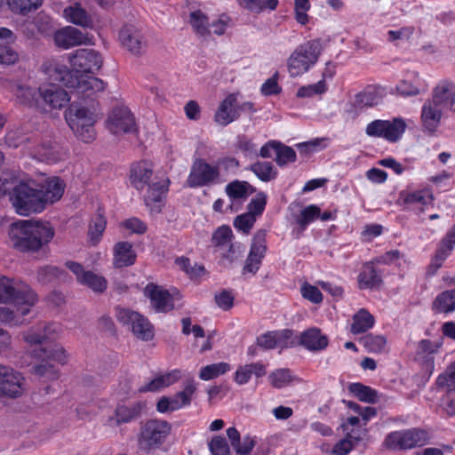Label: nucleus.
Masks as SVG:
<instances>
[{"mask_svg":"<svg viewBox=\"0 0 455 455\" xmlns=\"http://www.w3.org/2000/svg\"><path fill=\"white\" fill-rule=\"evenodd\" d=\"M37 182L21 174H5L0 178V198L8 195L15 211L20 216L42 212Z\"/></svg>","mask_w":455,"mask_h":455,"instance_id":"f257e3e1","label":"nucleus"},{"mask_svg":"<svg viewBox=\"0 0 455 455\" xmlns=\"http://www.w3.org/2000/svg\"><path fill=\"white\" fill-rule=\"evenodd\" d=\"M36 302V295L27 284L0 275V303H13L15 306V311L0 307V323L11 326L23 324V317L30 313Z\"/></svg>","mask_w":455,"mask_h":455,"instance_id":"f03ea898","label":"nucleus"},{"mask_svg":"<svg viewBox=\"0 0 455 455\" xmlns=\"http://www.w3.org/2000/svg\"><path fill=\"white\" fill-rule=\"evenodd\" d=\"M54 235L53 228L47 223L19 220L11 224L9 242L20 251H37Z\"/></svg>","mask_w":455,"mask_h":455,"instance_id":"7ed1b4c3","label":"nucleus"},{"mask_svg":"<svg viewBox=\"0 0 455 455\" xmlns=\"http://www.w3.org/2000/svg\"><path fill=\"white\" fill-rule=\"evenodd\" d=\"M153 174V164L150 161L140 160L131 165L130 182L138 190L148 187V193L146 198L148 205L152 203H160L165 196L170 184L167 179L150 184Z\"/></svg>","mask_w":455,"mask_h":455,"instance_id":"20e7f679","label":"nucleus"},{"mask_svg":"<svg viewBox=\"0 0 455 455\" xmlns=\"http://www.w3.org/2000/svg\"><path fill=\"white\" fill-rule=\"evenodd\" d=\"M42 70L52 82L63 83L68 88L76 89L80 92L92 90L101 83L98 78L91 76H78L74 69L69 70L65 65L55 60L44 62Z\"/></svg>","mask_w":455,"mask_h":455,"instance_id":"39448f33","label":"nucleus"},{"mask_svg":"<svg viewBox=\"0 0 455 455\" xmlns=\"http://www.w3.org/2000/svg\"><path fill=\"white\" fill-rule=\"evenodd\" d=\"M320 40H311L299 45L289 57L288 72L296 77L307 72L318 60L322 52Z\"/></svg>","mask_w":455,"mask_h":455,"instance_id":"423d86ee","label":"nucleus"},{"mask_svg":"<svg viewBox=\"0 0 455 455\" xmlns=\"http://www.w3.org/2000/svg\"><path fill=\"white\" fill-rule=\"evenodd\" d=\"M455 112V84L440 81L432 90L431 100H427L421 114H443Z\"/></svg>","mask_w":455,"mask_h":455,"instance_id":"0eeeda50","label":"nucleus"},{"mask_svg":"<svg viewBox=\"0 0 455 455\" xmlns=\"http://www.w3.org/2000/svg\"><path fill=\"white\" fill-rule=\"evenodd\" d=\"M428 440L429 435L426 430L413 427L389 433L383 444L388 450H410L425 445Z\"/></svg>","mask_w":455,"mask_h":455,"instance_id":"6e6552de","label":"nucleus"},{"mask_svg":"<svg viewBox=\"0 0 455 455\" xmlns=\"http://www.w3.org/2000/svg\"><path fill=\"white\" fill-rule=\"evenodd\" d=\"M143 295L149 301L151 308L156 313L172 311L175 307V301L181 299L178 291H169L154 283H149L144 287Z\"/></svg>","mask_w":455,"mask_h":455,"instance_id":"1a4fd4ad","label":"nucleus"},{"mask_svg":"<svg viewBox=\"0 0 455 455\" xmlns=\"http://www.w3.org/2000/svg\"><path fill=\"white\" fill-rule=\"evenodd\" d=\"M116 319L123 325L127 326L132 334L141 340H151L154 338V327L147 317L129 308H117Z\"/></svg>","mask_w":455,"mask_h":455,"instance_id":"9d476101","label":"nucleus"},{"mask_svg":"<svg viewBox=\"0 0 455 455\" xmlns=\"http://www.w3.org/2000/svg\"><path fill=\"white\" fill-rule=\"evenodd\" d=\"M171 431L172 425L165 420H148L140 430L139 444L146 450L158 447L164 443Z\"/></svg>","mask_w":455,"mask_h":455,"instance_id":"9b49d317","label":"nucleus"},{"mask_svg":"<svg viewBox=\"0 0 455 455\" xmlns=\"http://www.w3.org/2000/svg\"><path fill=\"white\" fill-rule=\"evenodd\" d=\"M406 126L405 121L400 117L390 120H375L367 125L366 134L383 138L389 142H396L403 137Z\"/></svg>","mask_w":455,"mask_h":455,"instance_id":"f8f14e48","label":"nucleus"},{"mask_svg":"<svg viewBox=\"0 0 455 455\" xmlns=\"http://www.w3.org/2000/svg\"><path fill=\"white\" fill-rule=\"evenodd\" d=\"M69 61L75 73L84 76L100 70L103 64L100 54L92 49L76 50L70 55Z\"/></svg>","mask_w":455,"mask_h":455,"instance_id":"ddd939ff","label":"nucleus"},{"mask_svg":"<svg viewBox=\"0 0 455 455\" xmlns=\"http://www.w3.org/2000/svg\"><path fill=\"white\" fill-rule=\"evenodd\" d=\"M435 201L433 191L428 188L404 190L399 195V202L408 210L423 212Z\"/></svg>","mask_w":455,"mask_h":455,"instance_id":"4468645a","label":"nucleus"},{"mask_svg":"<svg viewBox=\"0 0 455 455\" xmlns=\"http://www.w3.org/2000/svg\"><path fill=\"white\" fill-rule=\"evenodd\" d=\"M39 198L42 201L43 210L47 204H52L61 199L64 195L66 183L56 176L45 177L37 182Z\"/></svg>","mask_w":455,"mask_h":455,"instance_id":"2eb2a0df","label":"nucleus"},{"mask_svg":"<svg viewBox=\"0 0 455 455\" xmlns=\"http://www.w3.org/2000/svg\"><path fill=\"white\" fill-rule=\"evenodd\" d=\"M55 44L62 49L92 44V38L76 28L67 26L54 33Z\"/></svg>","mask_w":455,"mask_h":455,"instance_id":"dca6fc26","label":"nucleus"},{"mask_svg":"<svg viewBox=\"0 0 455 455\" xmlns=\"http://www.w3.org/2000/svg\"><path fill=\"white\" fill-rule=\"evenodd\" d=\"M66 121L75 135L84 142H92L95 137L93 116H66Z\"/></svg>","mask_w":455,"mask_h":455,"instance_id":"f3484780","label":"nucleus"},{"mask_svg":"<svg viewBox=\"0 0 455 455\" xmlns=\"http://www.w3.org/2000/svg\"><path fill=\"white\" fill-rule=\"evenodd\" d=\"M67 267L76 276L77 281L88 286L95 292H102L107 289V280L104 276L92 271H84L83 267L74 261L67 262Z\"/></svg>","mask_w":455,"mask_h":455,"instance_id":"a211bd4d","label":"nucleus"},{"mask_svg":"<svg viewBox=\"0 0 455 455\" xmlns=\"http://www.w3.org/2000/svg\"><path fill=\"white\" fill-rule=\"evenodd\" d=\"M266 237L263 232H257L252 240L251 250L246 259L243 271L255 274L266 253Z\"/></svg>","mask_w":455,"mask_h":455,"instance_id":"6ab92c4d","label":"nucleus"},{"mask_svg":"<svg viewBox=\"0 0 455 455\" xmlns=\"http://www.w3.org/2000/svg\"><path fill=\"white\" fill-rule=\"evenodd\" d=\"M119 38L123 46L134 55H141L146 51L147 44L143 35L132 25L121 29Z\"/></svg>","mask_w":455,"mask_h":455,"instance_id":"aec40b11","label":"nucleus"},{"mask_svg":"<svg viewBox=\"0 0 455 455\" xmlns=\"http://www.w3.org/2000/svg\"><path fill=\"white\" fill-rule=\"evenodd\" d=\"M23 391V377L12 368L6 367L3 378L0 379V393L10 397H17Z\"/></svg>","mask_w":455,"mask_h":455,"instance_id":"412c9836","label":"nucleus"},{"mask_svg":"<svg viewBox=\"0 0 455 455\" xmlns=\"http://www.w3.org/2000/svg\"><path fill=\"white\" fill-rule=\"evenodd\" d=\"M218 175L219 173L215 167L204 162L197 161L192 167L188 183L190 187L203 186L208 182L213 181L218 178Z\"/></svg>","mask_w":455,"mask_h":455,"instance_id":"4be33fe9","label":"nucleus"},{"mask_svg":"<svg viewBox=\"0 0 455 455\" xmlns=\"http://www.w3.org/2000/svg\"><path fill=\"white\" fill-rule=\"evenodd\" d=\"M39 94L43 98L45 104L52 109L62 110L68 106L70 97L68 92L53 84L48 87H40Z\"/></svg>","mask_w":455,"mask_h":455,"instance_id":"5701e85b","label":"nucleus"},{"mask_svg":"<svg viewBox=\"0 0 455 455\" xmlns=\"http://www.w3.org/2000/svg\"><path fill=\"white\" fill-rule=\"evenodd\" d=\"M137 259V253L132 243L120 241L113 247V266L122 268L132 266Z\"/></svg>","mask_w":455,"mask_h":455,"instance_id":"b1692460","label":"nucleus"},{"mask_svg":"<svg viewBox=\"0 0 455 455\" xmlns=\"http://www.w3.org/2000/svg\"><path fill=\"white\" fill-rule=\"evenodd\" d=\"M320 219L321 220H329L333 219V215L330 212H321L319 206L309 204L302 208L295 218L296 224L299 227L300 231H304L307 227Z\"/></svg>","mask_w":455,"mask_h":455,"instance_id":"393cba45","label":"nucleus"},{"mask_svg":"<svg viewBox=\"0 0 455 455\" xmlns=\"http://www.w3.org/2000/svg\"><path fill=\"white\" fill-rule=\"evenodd\" d=\"M266 374V366L259 363H251L238 365L234 372V381L238 386H243L250 382L252 376L260 378Z\"/></svg>","mask_w":455,"mask_h":455,"instance_id":"a878e982","label":"nucleus"},{"mask_svg":"<svg viewBox=\"0 0 455 455\" xmlns=\"http://www.w3.org/2000/svg\"><path fill=\"white\" fill-rule=\"evenodd\" d=\"M106 125L114 134L132 133L137 131L133 116H108Z\"/></svg>","mask_w":455,"mask_h":455,"instance_id":"bb28decb","label":"nucleus"},{"mask_svg":"<svg viewBox=\"0 0 455 455\" xmlns=\"http://www.w3.org/2000/svg\"><path fill=\"white\" fill-rule=\"evenodd\" d=\"M431 309L435 314L449 315L455 311V288L440 292L433 300Z\"/></svg>","mask_w":455,"mask_h":455,"instance_id":"cd10ccee","label":"nucleus"},{"mask_svg":"<svg viewBox=\"0 0 455 455\" xmlns=\"http://www.w3.org/2000/svg\"><path fill=\"white\" fill-rule=\"evenodd\" d=\"M63 13L65 19L70 23L83 28H91L92 26L91 16L78 3L67 6Z\"/></svg>","mask_w":455,"mask_h":455,"instance_id":"c85d7f7f","label":"nucleus"},{"mask_svg":"<svg viewBox=\"0 0 455 455\" xmlns=\"http://www.w3.org/2000/svg\"><path fill=\"white\" fill-rule=\"evenodd\" d=\"M300 342L308 350L317 351L327 347L328 339L319 329L311 328L301 334Z\"/></svg>","mask_w":455,"mask_h":455,"instance_id":"c756f323","label":"nucleus"},{"mask_svg":"<svg viewBox=\"0 0 455 455\" xmlns=\"http://www.w3.org/2000/svg\"><path fill=\"white\" fill-rule=\"evenodd\" d=\"M34 27L36 28L38 33L47 35L52 30V19L47 14L39 12L34 18L33 21L26 22L23 25V33L27 35L28 37H33Z\"/></svg>","mask_w":455,"mask_h":455,"instance_id":"7c9ffc66","label":"nucleus"},{"mask_svg":"<svg viewBox=\"0 0 455 455\" xmlns=\"http://www.w3.org/2000/svg\"><path fill=\"white\" fill-rule=\"evenodd\" d=\"M291 331L288 330L283 331H269L257 339L258 345L265 349H272L275 347H283L286 345L284 339L291 337Z\"/></svg>","mask_w":455,"mask_h":455,"instance_id":"2f4dec72","label":"nucleus"},{"mask_svg":"<svg viewBox=\"0 0 455 455\" xmlns=\"http://www.w3.org/2000/svg\"><path fill=\"white\" fill-rule=\"evenodd\" d=\"M411 78L402 79L397 85L395 86V90L398 94L403 97H412L417 96L424 92L425 89H421L418 79L419 78V73L418 71H412L411 73Z\"/></svg>","mask_w":455,"mask_h":455,"instance_id":"473e14b6","label":"nucleus"},{"mask_svg":"<svg viewBox=\"0 0 455 455\" xmlns=\"http://www.w3.org/2000/svg\"><path fill=\"white\" fill-rule=\"evenodd\" d=\"M146 410V403L139 402L130 406L120 405L116 410V420L119 423H127L139 417Z\"/></svg>","mask_w":455,"mask_h":455,"instance_id":"72a5a7b5","label":"nucleus"},{"mask_svg":"<svg viewBox=\"0 0 455 455\" xmlns=\"http://www.w3.org/2000/svg\"><path fill=\"white\" fill-rule=\"evenodd\" d=\"M375 319L373 315L364 308H361L353 316L350 331L354 334L363 333L373 327Z\"/></svg>","mask_w":455,"mask_h":455,"instance_id":"f704fd0d","label":"nucleus"},{"mask_svg":"<svg viewBox=\"0 0 455 455\" xmlns=\"http://www.w3.org/2000/svg\"><path fill=\"white\" fill-rule=\"evenodd\" d=\"M226 194L233 202L245 200L254 192V188L246 181L235 180L226 187Z\"/></svg>","mask_w":455,"mask_h":455,"instance_id":"c9c22d12","label":"nucleus"},{"mask_svg":"<svg viewBox=\"0 0 455 455\" xmlns=\"http://www.w3.org/2000/svg\"><path fill=\"white\" fill-rule=\"evenodd\" d=\"M231 369L230 363L227 362L208 364L201 368L199 378L204 381H208L229 372Z\"/></svg>","mask_w":455,"mask_h":455,"instance_id":"e433bc0d","label":"nucleus"},{"mask_svg":"<svg viewBox=\"0 0 455 455\" xmlns=\"http://www.w3.org/2000/svg\"><path fill=\"white\" fill-rule=\"evenodd\" d=\"M196 390L197 385L195 379L193 378H188L183 383L181 390L174 395L181 408L188 407L191 404Z\"/></svg>","mask_w":455,"mask_h":455,"instance_id":"4c0bfd02","label":"nucleus"},{"mask_svg":"<svg viewBox=\"0 0 455 455\" xmlns=\"http://www.w3.org/2000/svg\"><path fill=\"white\" fill-rule=\"evenodd\" d=\"M352 395L363 403H374L378 401V393L370 387L361 383H352L348 387Z\"/></svg>","mask_w":455,"mask_h":455,"instance_id":"58836bf2","label":"nucleus"},{"mask_svg":"<svg viewBox=\"0 0 455 455\" xmlns=\"http://www.w3.org/2000/svg\"><path fill=\"white\" fill-rule=\"evenodd\" d=\"M330 145V140L326 137L315 138L308 141L298 143L295 147L304 156H310L320 152Z\"/></svg>","mask_w":455,"mask_h":455,"instance_id":"ea45409f","label":"nucleus"},{"mask_svg":"<svg viewBox=\"0 0 455 455\" xmlns=\"http://www.w3.org/2000/svg\"><path fill=\"white\" fill-rule=\"evenodd\" d=\"M189 23L198 36L204 37L210 35L208 18L202 11L192 12Z\"/></svg>","mask_w":455,"mask_h":455,"instance_id":"a19ab883","label":"nucleus"},{"mask_svg":"<svg viewBox=\"0 0 455 455\" xmlns=\"http://www.w3.org/2000/svg\"><path fill=\"white\" fill-rule=\"evenodd\" d=\"M380 279L375 269L366 265L358 275V284L361 289H371L379 284Z\"/></svg>","mask_w":455,"mask_h":455,"instance_id":"79ce46f5","label":"nucleus"},{"mask_svg":"<svg viewBox=\"0 0 455 455\" xmlns=\"http://www.w3.org/2000/svg\"><path fill=\"white\" fill-rule=\"evenodd\" d=\"M359 418L351 416L341 424V427L343 431L346 432V435L353 438L355 443L360 442L367 433V429L365 427H363L361 430L355 429V427L359 425Z\"/></svg>","mask_w":455,"mask_h":455,"instance_id":"37998d69","label":"nucleus"},{"mask_svg":"<svg viewBox=\"0 0 455 455\" xmlns=\"http://www.w3.org/2000/svg\"><path fill=\"white\" fill-rule=\"evenodd\" d=\"M455 245V225L451 230L447 234L446 237L443 241L442 248L438 251L435 263L436 267H439L443 260L447 258L449 253L452 251Z\"/></svg>","mask_w":455,"mask_h":455,"instance_id":"c03bdc74","label":"nucleus"},{"mask_svg":"<svg viewBox=\"0 0 455 455\" xmlns=\"http://www.w3.org/2000/svg\"><path fill=\"white\" fill-rule=\"evenodd\" d=\"M350 103L353 107L351 111H363L367 107L377 105V99L371 92H361L355 95Z\"/></svg>","mask_w":455,"mask_h":455,"instance_id":"a18cd8bd","label":"nucleus"},{"mask_svg":"<svg viewBox=\"0 0 455 455\" xmlns=\"http://www.w3.org/2000/svg\"><path fill=\"white\" fill-rule=\"evenodd\" d=\"M107 221L101 217L98 216L90 225L88 231V240L92 245H96L101 240L103 233L106 229Z\"/></svg>","mask_w":455,"mask_h":455,"instance_id":"49530a36","label":"nucleus"},{"mask_svg":"<svg viewBox=\"0 0 455 455\" xmlns=\"http://www.w3.org/2000/svg\"><path fill=\"white\" fill-rule=\"evenodd\" d=\"M363 344L371 353H381L387 347V339L383 335L369 334L363 339Z\"/></svg>","mask_w":455,"mask_h":455,"instance_id":"de8ad7c7","label":"nucleus"},{"mask_svg":"<svg viewBox=\"0 0 455 455\" xmlns=\"http://www.w3.org/2000/svg\"><path fill=\"white\" fill-rule=\"evenodd\" d=\"M120 228L129 235H142L146 233L148 226L145 222L136 217L128 218L119 224Z\"/></svg>","mask_w":455,"mask_h":455,"instance_id":"09e8293b","label":"nucleus"},{"mask_svg":"<svg viewBox=\"0 0 455 455\" xmlns=\"http://www.w3.org/2000/svg\"><path fill=\"white\" fill-rule=\"evenodd\" d=\"M13 12L27 13L41 6L43 0H7Z\"/></svg>","mask_w":455,"mask_h":455,"instance_id":"8fccbe9b","label":"nucleus"},{"mask_svg":"<svg viewBox=\"0 0 455 455\" xmlns=\"http://www.w3.org/2000/svg\"><path fill=\"white\" fill-rule=\"evenodd\" d=\"M251 172L262 181H269L275 178L276 172L270 163H255L250 168Z\"/></svg>","mask_w":455,"mask_h":455,"instance_id":"3c124183","label":"nucleus"},{"mask_svg":"<svg viewBox=\"0 0 455 455\" xmlns=\"http://www.w3.org/2000/svg\"><path fill=\"white\" fill-rule=\"evenodd\" d=\"M268 379L273 387L282 388L292 381V376L289 370L278 369L269 374Z\"/></svg>","mask_w":455,"mask_h":455,"instance_id":"603ef678","label":"nucleus"},{"mask_svg":"<svg viewBox=\"0 0 455 455\" xmlns=\"http://www.w3.org/2000/svg\"><path fill=\"white\" fill-rule=\"evenodd\" d=\"M300 294L303 299L308 300L313 304H320L323 301V296L320 289L307 282H305L300 286Z\"/></svg>","mask_w":455,"mask_h":455,"instance_id":"864d4df0","label":"nucleus"},{"mask_svg":"<svg viewBox=\"0 0 455 455\" xmlns=\"http://www.w3.org/2000/svg\"><path fill=\"white\" fill-rule=\"evenodd\" d=\"M182 408L179 404L175 395H163L158 399L156 403V411L162 414L172 413Z\"/></svg>","mask_w":455,"mask_h":455,"instance_id":"5fc2aeb1","label":"nucleus"},{"mask_svg":"<svg viewBox=\"0 0 455 455\" xmlns=\"http://www.w3.org/2000/svg\"><path fill=\"white\" fill-rule=\"evenodd\" d=\"M327 91V84L324 79L320 80L316 84L300 87L297 92L299 98L313 97L321 95Z\"/></svg>","mask_w":455,"mask_h":455,"instance_id":"6e6d98bb","label":"nucleus"},{"mask_svg":"<svg viewBox=\"0 0 455 455\" xmlns=\"http://www.w3.org/2000/svg\"><path fill=\"white\" fill-rule=\"evenodd\" d=\"M36 91L31 87L19 86L16 90L18 100L26 106H33L36 101Z\"/></svg>","mask_w":455,"mask_h":455,"instance_id":"4d7b16f0","label":"nucleus"},{"mask_svg":"<svg viewBox=\"0 0 455 455\" xmlns=\"http://www.w3.org/2000/svg\"><path fill=\"white\" fill-rule=\"evenodd\" d=\"M256 218L251 213L246 212L237 216L234 220V227L240 232L248 234L252 228Z\"/></svg>","mask_w":455,"mask_h":455,"instance_id":"13d9d810","label":"nucleus"},{"mask_svg":"<svg viewBox=\"0 0 455 455\" xmlns=\"http://www.w3.org/2000/svg\"><path fill=\"white\" fill-rule=\"evenodd\" d=\"M267 204V195L263 192L258 193L248 204V212L255 218L261 215Z\"/></svg>","mask_w":455,"mask_h":455,"instance_id":"bf43d9fd","label":"nucleus"},{"mask_svg":"<svg viewBox=\"0 0 455 455\" xmlns=\"http://www.w3.org/2000/svg\"><path fill=\"white\" fill-rule=\"evenodd\" d=\"M232 237L231 228L228 226H221L214 231L212 241L215 246H222L229 243Z\"/></svg>","mask_w":455,"mask_h":455,"instance_id":"052dcab7","label":"nucleus"},{"mask_svg":"<svg viewBox=\"0 0 455 455\" xmlns=\"http://www.w3.org/2000/svg\"><path fill=\"white\" fill-rule=\"evenodd\" d=\"M209 449L212 455H229V446L224 437L214 436L209 443Z\"/></svg>","mask_w":455,"mask_h":455,"instance_id":"680f3d73","label":"nucleus"},{"mask_svg":"<svg viewBox=\"0 0 455 455\" xmlns=\"http://www.w3.org/2000/svg\"><path fill=\"white\" fill-rule=\"evenodd\" d=\"M256 444L254 437L244 435L233 447L236 455H249Z\"/></svg>","mask_w":455,"mask_h":455,"instance_id":"e2e57ef3","label":"nucleus"},{"mask_svg":"<svg viewBox=\"0 0 455 455\" xmlns=\"http://www.w3.org/2000/svg\"><path fill=\"white\" fill-rule=\"evenodd\" d=\"M44 331L43 335L44 342H52L57 340L62 334V328L58 323H41Z\"/></svg>","mask_w":455,"mask_h":455,"instance_id":"0e129e2a","label":"nucleus"},{"mask_svg":"<svg viewBox=\"0 0 455 455\" xmlns=\"http://www.w3.org/2000/svg\"><path fill=\"white\" fill-rule=\"evenodd\" d=\"M276 149V162L278 164L283 165L296 160V153L291 148L283 146L278 142V148Z\"/></svg>","mask_w":455,"mask_h":455,"instance_id":"69168bd1","label":"nucleus"},{"mask_svg":"<svg viewBox=\"0 0 455 455\" xmlns=\"http://www.w3.org/2000/svg\"><path fill=\"white\" fill-rule=\"evenodd\" d=\"M41 324L31 327L23 334L24 340L29 345H37L45 343Z\"/></svg>","mask_w":455,"mask_h":455,"instance_id":"338daca9","label":"nucleus"},{"mask_svg":"<svg viewBox=\"0 0 455 455\" xmlns=\"http://www.w3.org/2000/svg\"><path fill=\"white\" fill-rule=\"evenodd\" d=\"M356 443L353 438L346 435V438L337 442L331 448V455H347Z\"/></svg>","mask_w":455,"mask_h":455,"instance_id":"774afa93","label":"nucleus"}]
</instances>
